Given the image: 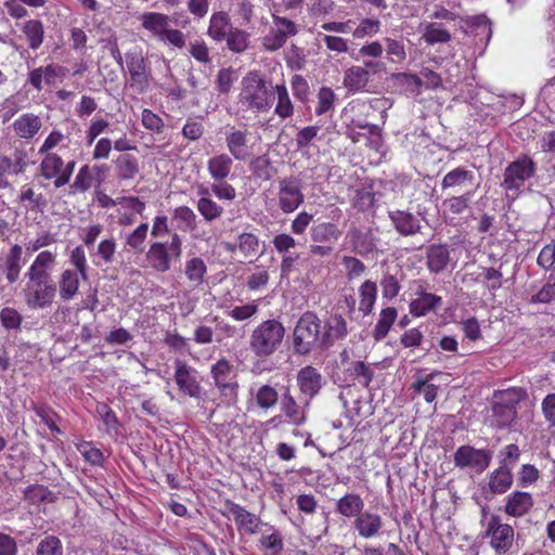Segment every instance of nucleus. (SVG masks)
I'll return each instance as SVG.
<instances>
[{
    "mask_svg": "<svg viewBox=\"0 0 555 555\" xmlns=\"http://www.w3.org/2000/svg\"><path fill=\"white\" fill-rule=\"evenodd\" d=\"M237 104L244 112L267 113L272 106L269 89L261 74L248 72L241 80Z\"/></svg>",
    "mask_w": 555,
    "mask_h": 555,
    "instance_id": "nucleus-1",
    "label": "nucleus"
},
{
    "mask_svg": "<svg viewBox=\"0 0 555 555\" xmlns=\"http://www.w3.org/2000/svg\"><path fill=\"white\" fill-rule=\"evenodd\" d=\"M321 328L322 322L314 312L301 314L293 331L294 352L306 356L315 349L323 350Z\"/></svg>",
    "mask_w": 555,
    "mask_h": 555,
    "instance_id": "nucleus-2",
    "label": "nucleus"
},
{
    "mask_svg": "<svg viewBox=\"0 0 555 555\" xmlns=\"http://www.w3.org/2000/svg\"><path fill=\"white\" fill-rule=\"evenodd\" d=\"M284 336L285 327L280 321H262L250 334L249 349L258 358L270 357L279 350Z\"/></svg>",
    "mask_w": 555,
    "mask_h": 555,
    "instance_id": "nucleus-3",
    "label": "nucleus"
},
{
    "mask_svg": "<svg viewBox=\"0 0 555 555\" xmlns=\"http://www.w3.org/2000/svg\"><path fill=\"white\" fill-rule=\"evenodd\" d=\"M537 164L528 155H521L511 162L504 169L502 188L506 198L515 201L526 190V183L535 175Z\"/></svg>",
    "mask_w": 555,
    "mask_h": 555,
    "instance_id": "nucleus-4",
    "label": "nucleus"
},
{
    "mask_svg": "<svg viewBox=\"0 0 555 555\" xmlns=\"http://www.w3.org/2000/svg\"><path fill=\"white\" fill-rule=\"evenodd\" d=\"M141 27L158 41L168 42L177 49L185 47V35L169 28L170 17L159 12H144L139 16Z\"/></svg>",
    "mask_w": 555,
    "mask_h": 555,
    "instance_id": "nucleus-5",
    "label": "nucleus"
},
{
    "mask_svg": "<svg viewBox=\"0 0 555 555\" xmlns=\"http://www.w3.org/2000/svg\"><path fill=\"white\" fill-rule=\"evenodd\" d=\"M182 255V240L178 233L171 234L170 242H154L150 245L145 259L150 268L159 273L171 269V262Z\"/></svg>",
    "mask_w": 555,
    "mask_h": 555,
    "instance_id": "nucleus-6",
    "label": "nucleus"
},
{
    "mask_svg": "<svg viewBox=\"0 0 555 555\" xmlns=\"http://www.w3.org/2000/svg\"><path fill=\"white\" fill-rule=\"evenodd\" d=\"M210 376L220 396L228 403L236 402L240 385L234 365L228 359L221 358L210 366Z\"/></svg>",
    "mask_w": 555,
    "mask_h": 555,
    "instance_id": "nucleus-7",
    "label": "nucleus"
},
{
    "mask_svg": "<svg viewBox=\"0 0 555 555\" xmlns=\"http://www.w3.org/2000/svg\"><path fill=\"white\" fill-rule=\"evenodd\" d=\"M57 294L54 281L26 282L22 289L25 305L30 310H43L50 307Z\"/></svg>",
    "mask_w": 555,
    "mask_h": 555,
    "instance_id": "nucleus-8",
    "label": "nucleus"
},
{
    "mask_svg": "<svg viewBox=\"0 0 555 555\" xmlns=\"http://www.w3.org/2000/svg\"><path fill=\"white\" fill-rule=\"evenodd\" d=\"M272 22L269 33L263 37V47L267 51H276L281 49L288 38L298 34V25L285 17L279 15L276 12L272 13Z\"/></svg>",
    "mask_w": 555,
    "mask_h": 555,
    "instance_id": "nucleus-9",
    "label": "nucleus"
},
{
    "mask_svg": "<svg viewBox=\"0 0 555 555\" xmlns=\"http://www.w3.org/2000/svg\"><path fill=\"white\" fill-rule=\"evenodd\" d=\"M485 537L498 554H504L513 545L514 529L511 525L503 524L499 515L491 514L486 524Z\"/></svg>",
    "mask_w": 555,
    "mask_h": 555,
    "instance_id": "nucleus-10",
    "label": "nucleus"
},
{
    "mask_svg": "<svg viewBox=\"0 0 555 555\" xmlns=\"http://www.w3.org/2000/svg\"><path fill=\"white\" fill-rule=\"evenodd\" d=\"M325 384L326 380L322 373L312 365L301 367L296 374V385L305 405L311 404Z\"/></svg>",
    "mask_w": 555,
    "mask_h": 555,
    "instance_id": "nucleus-11",
    "label": "nucleus"
},
{
    "mask_svg": "<svg viewBox=\"0 0 555 555\" xmlns=\"http://www.w3.org/2000/svg\"><path fill=\"white\" fill-rule=\"evenodd\" d=\"M276 199L283 214L294 212L305 201L301 182L295 177L281 179Z\"/></svg>",
    "mask_w": 555,
    "mask_h": 555,
    "instance_id": "nucleus-12",
    "label": "nucleus"
},
{
    "mask_svg": "<svg viewBox=\"0 0 555 555\" xmlns=\"http://www.w3.org/2000/svg\"><path fill=\"white\" fill-rule=\"evenodd\" d=\"M173 365V377L179 391L190 398H201L204 389L198 379V371L180 359L175 360Z\"/></svg>",
    "mask_w": 555,
    "mask_h": 555,
    "instance_id": "nucleus-13",
    "label": "nucleus"
},
{
    "mask_svg": "<svg viewBox=\"0 0 555 555\" xmlns=\"http://www.w3.org/2000/svg\"><path fill=\"white\" fill-rule=\"evenodd\" d=\"M492 460V453L485 449H475L472 446L460 447L454 455V465L459 468H472L476 473L485 472Z\"/></svg>",
    "mask_w": 555,
    "mask_h": 555,
    "instance_id": "nucleus-14",
    "label": "nucleus"
},
{
    "mask_svg": "<svg viewBox=\"0 0 555 555\" xmlns=\"http://www.w3.org/2000/svg\"><path fill=\"white\" fill-rule=\"evenodd\" d=\"M24 264L23 247L20 244H12L5 253L0 255V282L4 281L9 285L16 283Z\"/></svg>",
    "mask_w": 555,
    "mask_h": 555,
    "instance_id": "nucleus-15",
    "label": "nucleus"
},
{
    "mask_svg": "<svg viewBox=\"0 0 555 555\" xmlns=\"http://www.w3.org/2000/svg\"><path fill=\"white\" fill-rule=\"evenodd\" d=\"M127 68L130 75V87L138 93H144L150 87V74L141 50L126 53Z\"/></svg>",
    "mask_w": 555,
    "mask_h": 555,
    "instance_id": "nucleus-16",
    "label": "nucleus"
},
{
    "mask_svg": "<svg viewBox=\"0 0 555 555\" xmlns=\"http://www.w3.org/2000/svg\"><path fill=\"white\" fill-rule=\"evenodd\" d=\"M56 254L51 250L38 253L24 274L26 282L54 281L52 272L56 266Z\"/></svg>",
    "mask_w": 555,
    "mask_h": 555,
    "instance_id": "nucleus-17",
    "label": "nucleus"
},
{
    "mask_svg": "<svg viewBox=\"0 0 555 555\" xmlns=\"http://www.w3.org/2000/svg\"><path fill=\"white\" fill-rule=\"evenodd\" d=\"M346 240L351 250L362 257H369L377 250L378 238L369 228L352 225L346 234Z\"/></svg>",
    "mask_w": 555,
    "mask_h": 555,
    "instance_id": "nucleus-18",
    "label": "nucleus"
},
{
    "mask_svg": "<svg viewBox=\"0 0 555 555\" xmlns=\"http://www.w3.org/2000/svg\"><path fill=\"white\" fill-rule=\"evenodd\" d=\"M249 132L246 129H238L234 126L228 127L224 132L225 145L229 155L235 160L244 162L250 154V146L248 144Z\"/></svg>",
    "mask_w": 555,
    "mask_h": 555,
    "instance_id": "nucleus-19",
    "label": "nucleus"
},
{
    "mask_svg": "<svg viewBox=\"0 0 555 555\" xmlns=\"http://www.w3.org/2000/svg\"><path fill=\"white\" fill-rule=\"evenodd\" d=\"M229 511L241 535H254L260 532L261 528L266 525L259 516L236 503H231Z\"/></svg>",
    "mask_w": 555,
    "mask_h": 555,
    "instance_id": "nucleus-20",
    "label": "nucleus"
},
{
    "mask_svg": "<svg viewBox=\"0 0 555 555\" xmlns=\"http://www.w3.org/2000/svg\"><path fill=\"white\" fill-rule=\"evenodd\" d=\"M460 28L466 35L473 36L476 44L487 46L492 36L491 22L486 15L462 18Z\"/></svg>",
    "mask_w": 555,
    "mask_h": 555,
    "instance_id": "nucleus-21",
    "label": "nucleus"
},
{
    "mask_svg": "<svg viewBox=\"0 0 555 555\" xmlns=\"http://www.w3.org/2000/svg\"><path fill=\"white\" fill-rule=\"evenodd\" d=\"M348 333L346 319L340 313H332L324 322L322 332L323 348L328 349L336 341L344 340Z\"/></svg>",
    "mask_w": 555,
    "mask_h": 555,
    "instance_id": "nucleus-22",
    "label": "nucleus"
},
{
    "mask_svg": "<svg viewBox=\"0 0 555 555\" xmlns=\"http://www.w3.org/2000/svg\"><path fill=\"white\" fill-rule=\"evenodd\" d=\"M383 526L382 516L369 509H363L352 522V528L363 539H372L379 535L383 531Z\"/></svg>",
    "mask_w": 555,
    "mask_h": 555,
    "instance_id": "nucleus-23",
    "label": "nucleus"
},
{
    "mask_svg": "<svg viewBox=\"0 0 555 555\" xmlns=\"http://www.w3.org/2000/svg\"><path fill=\"white\" fill-rule=\"evenodd\" d=\"M310 405H305L301 401V396L296 400L292 395L289 388H286L282 393L280 410L288 418L289 423L294 425H301L307 420V411Z\"/></svg>",
    "mask_w": 555,
    "mask_h": 555,
    "instance_id": "nucleus-24",
    "label": "nucleus"
},
{
    "mask_svg": "<svg viewBox=\"0 0 555 555\" xmlns=\"http://www.w3.org/2000/svg\"><path fill=\"white\" fill-rule=\"evenodd\" d=\"M388 217L393 229L402 236H413L422 230L420 219L408 210H390Z\"/></svg>",
    "mask_w": 555,
    "mask_h": 555,
    "instance_id": "nucleus-25",
    "label": "nucleus"
},
{
    "mask_svg": "<svg viewBox=\"0 0 555 555\" xmlns=\"http://www.w3.org/2000/svg\"><path fill=\"white\" fill-rule=\"evenodd\" d=\"M11 128L16 138L31 141L42 128V120L34 113H24L12 122Z\"/></svg>",
    "mask_w": 555,
    "mask_h": 555,
    "instance_id": "nucleus-26",
    "label": "nucleus"
},
{
    "mask_svg": "<svg viewBox=\"0 0 555 555\" xmlns=\"http://www.w3.org/2000/svg\"><path fill=\"white\" fill-rule=\"evenodd\" d=\"M370 80V73L365 68L352 65L344 72L343 86L348 94L364 93L369 92Z\"/></svg>",
    "mask_w": 555,
    "mask_h": 555,
    "instance_id": "nucleus-27",
    "label": "nucleus"
},
{
    "mask_svg": "<svg viewBox=\"0 0 555 555\" xmlns=\"http://www.w3.org/2000/svg\"><path fill=\"white\" fill-rule=\"evenodd\" d=\"M426 267L433 274L447 270L451 262L450 248L447 244H431L426 248Z\"/></svg>",
    "mask_w": 555,
    "mask_h": 555,
    "instance_id": "nucleus-28",
    "label": "nucleus"
},
{
    "mask_svg": "<svg viewBox=\"0 0 555 555\" xmlns=\"http://www.w3.org/2000/svg\"><path fill=\"white\" fill-rule=\"evenodd\" d=\"M533 504L530 493L514 491L505 498L504 512L512 517H521L532 508Z\"/></svg>",
    "mask_w": 555,
    "mask_h": 555,
    "instance_id": "nucleus-29",
    "label": "nucleus"
},
{
    "mask_svg": "<svg viewBox=\"0 0 555 555\" xmlns=\"http://www.w3.org/2000/svg\"><path fill=\"white\" fill-rule=\"evenodd\" d=\"M27 165V153L22 149H14L8 154L0 155V172L5 177L23 173Z\"/></svg>",
    "mask_w": 555,
    "mask_h": 555,
    "instance_id": "nucleus-30",
    "label": "nucleus"
},
{
    "mask_svg": "<svg viewBox=\"0 0 555 555\" xmlns=\"http://www.w3.org/2000/svg\"><path fill=\"white\" fill-rule=\"evenodd\" d=\"M80 274L72 269H65L59 278L57 291L60 299L64 302L73 300L79 293Z\"/></svg>",
    "mask_w": 555,
    "mask_h": 555,
    "instance_id": "nucleus-31",
    "label": "nucleus"
},
{
    "mask_svg": "<svg viewBox=\"0 0 555 555\" xmlns=\"http://www.w3.org/2000/svg\"><path fill=\"white\" fill-rule=\"evenodd\" d=\"M198 194L201 197L196 203V208L203 219L208 223L219 219L223 215L224 209L210 197L209 190L202 188L199 189Z\"/></svg>",
    "mask_w": 555,
    "mask_h": 555,
    "instance_id": "nucleus-32",
    "label": "nucleus"
},
{
    "mask_svg": "<svg viewBox=\"0 0 555 555\" xmlns=\"http://www.w3.org/2000/svg\"><path fill=\"white\" fill-rule=\"evenodd\" d=\"M234 158L227 153L214 155L207 160V170L214 181H223L231 175Z\"/></svg>",
    "mask_w": 555,
    "mask_h": 555,
    "instance_id": "nucleus-33",
    "label": "nucleus"
},
{
    "mask_svg": "<svg viewBox=\"0 0 555 555\" xmlns=\"http://www.w3.org/2000/svg\"><path fill=\"white\" fill-rule=\"evenodd\" d=\"M230 16L224 11H218L211 14L207 35L215 42H222L232 28Z\"/></svg>",
    "mask_w": 555,
    "mask_h": 555,
    "instance_id": "nucleus-34",
    "label": "nucleus"
},
{
    "mask_svg": "<svg viewBox=\"0 0 555 555\" xmlns=\"http://www.w3.org/2000/svg\"><path fill=\"white\" fill-rule=\"evenodd\" d=\"M404 273L398 267L388 268L380 279L383 298L391 300L397 297L401 289V282Z\"/></svg>",
    "mask_w": 555,
    "mask_h": 555,
    "instance_id": "nucleus-35",
    "label": "nucleus"
},
{
    "mask_svg": "<svg viewBox=\"0 0 555 555\" xmlns=\"http://www.w3.org/2000/svg\"><path fill=\"white\" fill-rule=\"evenodd\" d=\"M107 167L105 165L94 166L93 168L89 167L88 165H83L80 167L73 184L70 185L72 190L74 192L80 193L87 192L91 188L94 179L93 171L96 172L99 182H101L103 179L101 176H104Z\"/></svg>",
    "mask_w": 555,
    "mask_h": 555,
    "instance_id": "nucleus-36",
    "label": "nucleus"
},
{
    "mask_svg": "<svg viewBox=\"0 0 555 555\" xmlns=\"http://www.w3.org/2000/svg\"><path fill=\"white\" fill-rule=\"evenodd\" d=\"M364 506L365 503L360 494L350 492L337 500L335 509L346 518H356L364 509Z\"/></svg>",
    "mask_w": 555,
    "mask_h": 555,
    "instance_id": "nucleus-37",
    "label": "nucleus"
},
{
    "mask_svg": "<svg viewBox=\"0 0 555 555\" xmlns=\"http://www.w3.org/2000/svg\"><path fill=\"white\" fill-rule=\"evenodd\" d=\"M422 39L429 46L448 43L451 41V33L442 23L431 22L421 25Z\"/></svg>",
    "mask_w": 555,
    "mask_h": 555,
    "instance_id": "nucleus-38",
    "label": "nucleus"
},
{
    "mask_svg": "<svg viewBox=\"0 0 555 555\" xmlns=\"http://www.w3.org/2000/svg\"><path fill=\"white\" fill-rule=\"evenodd\" d=\"M442 305V298L436 294L429 293L423 297L412 298L409 305V311L413 317L420 318L435 311Z\"/></svg>",
    "mask_w": 555,
    "mask_h": 555,
    "instance_id": "nucleus-39",
    "label": "nucleus"
},
{
    "mask_svg": "<svg viewBox=\"0 0 555 555\" xmlns=\"http://www.w3.org/2000/svg\"><path fill=\"white\" fill-rule=\"evenodd\" d=\"M263 527H266V529H261L262 534L259 539L260 546L267 555H279L284 547L281 533L273 526L268 524Z\"/></svg>",
    "mask_w": 555,
    "mask_h": 555,
    "instance_id": "nucleus-40",
    "label": "nucleus"
},
{
    "mask_svg": "<svg viewBox=\"0 0 555 555\" xmlns=\"http://www.w3.org/2000/svg\"><path fill=\"white\" fill-rule=\"evenodd\" d=\"M512 470L507 469L505 466H500L491 473L487 491L492 494H502L505 493L512 487Z\"/></svg>",
    "mask_w": 555,
    "mask_h": 555,
    "instance_id": "nucleus-41",
    "label": "nucleus"
},
{
    "mask_svg": "<svg viewBox=\"0 0 555 555\" xmlns=\"http://www.w3.org/2000/svg\"><path fill=\"white\" fill-rule=\"evenodd\" d=\"M39 164V172L46 180H59L62 176L63 158L56 153H43Z\"/></svg>",
    "mask_w": 555,
    "mask_h": 555,
    "instance_id": "nucleus-42",
    "label": "nucleus"
},
{
    "mask_svg": "<svg viewBox=\"0 0 555 555\" xmlns=\"http://www.w3.org/2000/svg\"><path fill=\"white\" fill-rule=\"evenodd\" d=\"M273 92L276 99V105L274 107V114L280 119H287L294 115V104L291 100L288 90L285 83L276 85L273 88Z\"/></svg>",
    "mask_w": 555,
    "mask_h": 555,
    "instance_id": "nucleus-43",
    "label": "nucleus"
},
{
    "mask_svg": "<svg viewBox=\"0 0 555 555\" xmlns=\"http://www.w3.org/2000/svg\"><path fill=\"white\" fill-rule=\"evenodd\" d=\"M474 172L464 167H456L450 170L441 181L442 190L462 188L466 183H473Z\"/></svg>",
    "mask_w": 555,
    "mask_h": 555,
    "instance_id": "nucleus-44",
    "label": "nucleus"
},
{
    "mask_svg": "<svg viewBox=\"0 0 555 555\" xmlns=\"http://www.w3.org/2000/svg\"><path fill=\"white\" fill-rule=\"evenodd\" d=\"M359 311L363 315H369L376 302L377 298V285L375 282L366 280L359 287Z\"/></svg>",
    "mask_w": 555,
    "mask_h": 555,
    "instance_id": "nucleus-45",
    "label": "nucleus"
},
{
    "mask_svg": "<svg viewBox=\"0 0 555 555\" xmlns=\"http://www.w3.org/2000/svg\"><path fill=\"white\" fill-rule=\"evenodd\" d=\"M117 178L132 180L139 173V160L130 154H121L115 160Z\"/></svg>",
    "mask_w": 555,
    "mask_h": 555,
    "instance_id": "nucleus-46",
    "label": "nucleus"
},
{
    "mask_svg": "<svg viewBox=\"0 0 555 555\" xmlns=\"http://www.w3.org/2000/svg\"><path fill=\"white\" fill-rule=\"evenodd\" d=\"M397 309L393 307L382 309L379 318L373 330V337L375 340L379 341L387 336L397 319Z\"/></svg>",
    "mask_w": 555,
    "mask_h": 555,
    "instance_id": "nucleus-47",
    "label": "nucleus"
},
{
    "mask_svg": "<svg viewBox=\"0 0 555 555\" xmlns=\"http://www.w3.org/2000/svg\"><path fill=\"white\" fill-rule=\"evenodd\" d=\"M117 244L114 237L102 240L94 251L91 253L93 263L100 266L102 263H112L115 259Z\"/></svg>",
    "mask_w": 555,
    "mask_h": 555,
    "instance_id": "nucleus-48",
    "label": "nucleus"
},
{
    "mask_svg": "<svg viewBox=\"0 0 555 555\" xmlns=\"http://www.w3.org/2000/svg\"><path fill=\"white\" fill-rule=\"evenodd\" d=\"M22 31L28 41V47L31 50L39 49L44 38V28L42 22L39 20L26 21L22 26Z\"/></svg>",
    "mask_w": 555,
    "mask_h": 555,
    "instance_id": "nucleus-49",
    "label": "nucleus"
},
{
    "mask_svg": "<svg viewBox=\"0 0 555 555\" xmlns=\"http://www.w3.org/2000/svg\"><path fill=\"white\" fill-rule=\"evenodd\" d=\"M31 411L48 426V428L56 435H61L62 430L56 425V421L60 418V415L47 403H30Z\"/></svg>",
    "mask_w": 555,
    "mask_h": 555,
    "instance_id": "nucleus-50",
    "label": "nucleus"
},
{
    "mask_svg": "<svg viewBox=\"0 0 555 555\" xmlns=\"http://www.w3.org/2000/svg\"><path fill=\"white\" fill-rule=\"evenodd\" d=\"M18 203L23 204L29 210H42L47 206V199L42 193H36L34 188L25 184L17 196Z\"/></svg>",
    "mask_w": 555,
    "mask_h": 555,
    "instance_id": "nucleus-51",
    "label": "nucleus"
},
{
    "mask_svg": "<svg viewBox=\"0 0 555 555\" xmlns=\"http://www.w3.org/2000/svg\"><path fill=\"white\" fill-rule=\"evenodd\" d=\"M172 219L178 222V229L183 232H192L196 229L197 216L188 206H179L172 211Z\"/></svg>",
    "mask_w": 555,
    "mask_h": 555,
    "instance_id": "nucleus-52",
    "label": "nucleus"
},
{
    "mask_svg": "<svg viewBox=\"0 0 555 555\" xmlns=\"http://www.w3.org/2000/svg\"><path fill=\"white\" fill-rule=\"evenodd\" d=\"M184 272L188 280L193 285L198 286L204 282L207 273V266L202 258L193 257L185 262Z\"/></svg>",
    "mask_w": 555,
    "mask_h": 555,
    "instance_id": "nucleus-53",
    "label": "nucleus"
},
{
    "mask_svg": "<svg viewBox=\"0 0 555 555\" xmlns=\"http://www.w3.org/2000/svg\"><path fill=\"white\" fill-rule=\"evenodd\" d=\"M493 424L499 428H506L517 418V410L511 409L502 403L494 401L492 405Z\"/></svg>",
    "mask_w": 555,
    "mask_h": 555,
    "instance_id": "nucleus-54",
    "label": "nucleus"
},
{
    "mask_svg": "<svg viewBox=\"0 0 555 555\" xmlns=\"http://www.w3.org/2000/svg\"><path fill=\"white\" fill-rule=\"evenodd\" d=\"M250 170L256 178L262 181L271 180L276 173V168L272 165V162L267 155H261L253 159Z\"/></svg>",
    "mask_w": 555,
    "mask_h": 555,
    "instance_id": "nucleus-55",
    "label": "nucleus"
},
{
    "mask_svg": "<svg viewBox=\"0 0 555 555\" xmlns=\"http://www.w3.org/2000/svg\"><path fill=\"white\" fill-rule=\"evenodd\" d=\"M224 40L230 51L242 53L248 48L249 34L243 29L232 27Z\"/></svg>",
    "mask_w": 555,
    "mask_h": 555,
    "instance_id": "nucleus-56",
    "label": "nucleus"
},
{
    "mask_svg": "<svg viewBox=\"0 0 555 555\" xmlns=\"http://www.w3.org/2000/svg\"><path fill=\"white\" fill-rule=\"evenodd\" d=\"M437 374V372H433L427 377L417 376L416 380L412 385L414 392L423 393L425 401L428 403L433 402L437 398L438 387L429 383V380Z\"/></svg>",
    "mask_w": 555,
    "mask_h": 555,
    "instance_id": "nucleus-57",
    "label": "nucleus"
},
{
    "mask_svg": "<svg viewBox=\"0 0 555 555\" xmlns=\"http://www.w3.org/2000/svg\"><path fill=\"white\" fill-rule=\"evenodd\" d=\"M340 236L337 225L332 222H323L313 227L311 237L313 242L325 243L336 241Z\"/></svg>",
    "mask_w": 555,
    "mask_h": 555,
    "instance_id": "nucleus-58",
    "label": "nucleus"
},
{
    "mask_svg": "<svg viewBox=\"0 0 555 555\" xmlns=\"http://www.w3.org/2000/svg\"><path fill=\"white\" fill-rule=\"evenodd\" d=\"M149 224L146 222L138 225L131 233L126 236L125 248H129L135 253H142L144 242L147 237Z\"/></svg>",
    "mask_w": 555,
    "mask_h": 555,
    "instance_id": "nucleus-59",
    "label": "nucleus"
},
{
    "mask_svg": "<svg viewBox=\"0 0 555 555\" xmlns=\"http://www.w3.org/2000/svg\"><path fill=\"white\" fill-rule=\"evenodd\" d=\"M382 23L378 18L365 17L362 18L358 26L352 31L354 39H363L365 37H373L380 31Z\"/></svg>",
    "mask_w": 555,
    "mask_h": 555,
    "instance_id": "nucleus-60",
    "label": "nucleus"
},
{
    "mask_svg": "<svg viewBox=\"0 0 555 555\" xmlns=\"http://www.w3.org/2000/svg\"><path fill=\"white\" fill-rule=\"evenodd\" d=\"M255 400L260 409L269 410L278 403L279 393L274 387L262 385L256 391Z\"/></svg>",
    "mask_w": 555,
    "mask_h": 555,
    "instance_id": "nucleus-61",
    "label": "nucleus"
},
{
    "mask_svg": "<svg viewBox=\"0 0 555 555\" xmlns=\"http://www.w3.org/2000/svg\"><path fill=\"white\" fill-rule=\"evenodd\" d=\"M78 452L91 465L102 466L104 463L103 452L94 447L91 441H80L76 444Z\"/></svg>",
    "mask_w": 555,
    "mask_h": 555,
    "instance_id": "nucleus-62",
    "label": "nucleus"
},
{
    "mask_svg": "<svg viewBox=\"0 0 555 555\" xmlns=\"http://www.w3.org/2000/svg\"><path fill=\"white\" fill-rule=\"evenodd\" d=\"M527 393L522 388H508L495 396V401L511 409L517 410V405L526 398Z\"/></svg>",
    "mask_w": 555,
    "mask_h": 555,
    "instance_id": "nucleus-63",
    "label": "nucleus"
},
{
    "mask_svg": "<svg viewBox=\"0 0 555 555\" xmlns=\"http://www.w3.org/2000/svg\"><path fill=\"white\" fill-rule=\"evenodd\" d=\"M34 555H63V544L55 535H47L37 544Z\"/></svg>",
    "mask_w": 555,
    "mask_h": 555,
    "instance_id": "nucleus-64",
    "label": "nucleus"
}]
</instances>
